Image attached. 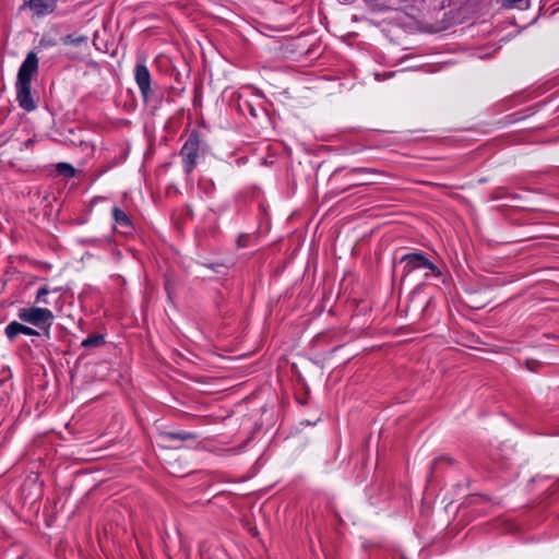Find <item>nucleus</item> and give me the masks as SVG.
Returning a JSON list of instances; mask_svg holds the SVG:
<instances>
[{"label": "nucleus", "mask_w": 559, "mask_h": 559, "mask_svg": "<svg viewBox=\"0 0 559 559\" xmlns=\"http://www.w3.org/2000/svg\"><path fill=\"white\" fill-rule=\"evenodd\" d=\"M50 293V289L47 287V286H43L38 289L37 294H36V297H35V302L36 304H44V305H48V300H47V295Z\"/></svg>", "instance_id": "nucleus-14"}, {"label": "nucleus", "mask_w": 559, "mask_h": 559, "mask_svg": "<svg viewBox=\"0 0 559 559\" xmlns=\"http://www.w3.org/2000/svg\"><path fill=\"white\" fill-rule=\"evenodd\" d=\"M56 170L58 175L63 176L66 178H73L75 176L74 167L68 163L57 164Z\"/></svg>", "instance_id": "nucleus-12"}, {"label": "nucleus", "mask_w": 559, "mask_h": 559, "mask_svg": "<svg viewBox=\"0 0 559 559\" xmlns=\"http://www.w3.org/2000/svg\"><path fill=\"white\" fill-rule=\"evenodd\" d=\"M374 170L371 169V168H364V167H360V168H353L349 174H355V173H373Z\"/></svg>", "instance_id": "nucleus-18"}, {"label": "nucleus", "mask_w": 559, "mask_h": 559, "mask_svg": "<svg viewBox=\"0 0 559 559\" xmlns=\"http://www.w3.org/2000/svg\"><path fill=\"white\" fill-rule=\"evenodd\" d=\"M32 143H33V141H32V140H27V141H26V143H25V145H26V146H29V145H32Z\"/></svg>", "instance_id": "nucleus-21"}, {"label": "nucleus", "mask_w": 559, "mask_h": 559, "mask_svg": "<svg viewBox=\"0 0 559 559\" xmlns=\"http://www.w3.org/2000/svg\"><path fill=\"white\" fill-rule=\"evenodd\" d=\"M368 182H365V181H360V182H354L349 186V188L352 187H358V186H364V185H367Z\"/></svg>", "instance_id": "nucleus-19"}, {"label": "nucleus", "mask_w": 559, "mask_h": 559, "mask_svg": "<svg viewBox=\"0 0 559 559\" xmlns=\"http://www.w3.org/2000/svg\"><path fill=\"white\" fill-rule=\"evenodd\" d=\"M527 367H528V369H531L533 371L535 370V366H531L530 362L527 364Z\"/></svg>", "instance_id": "nucleus-23"}, {"label": "nucleus", "mask_w": 559, "mask_h": 559, "mask_svg": "<svg viewBox=\"0 0 559 559\" xmlns=\"http://www.w3.org/2000/svg\"><path fill=\"white\" fill-rule=\"evenodd\" d=\"M93 46L96 50L110 56H115L117 50L114 37L111 39L108 37H93Z\"/></svg>", "instance_id": "nucleus-8"}, {"label": "nucleus", "mask_w": 559, "mask_h": 559, "mask_svg": "<svg viewBox=\"0 0 559 559\" xmlns=\"http://www.w3.org/2000/svg\"><path fill=\"white\" fill-rule=\"evenodd\" d=\"M17 317L22 322L37 328L47 340L50 338V329L55 321V314L50 309L40 307L21 308L17 311Z\"/></svg>", "instance_id": "nucleus-3"}, {"label": "nucleus", "mask_w": 559, "mask_h": 559, "mask_svg": "<svg viewBox=\"0 0 559 559\" xmlns=\"http://www.w3.org/2000/svg\"><path fill=\"white\" fill-rule=\"evenodd\" d=\"M162 439L165 441L179 440V441H188L197 439V436L192 432L188 431H165L160 435Z\"/></svg>", "instance_id": "nucleus-10"}, {"label": "nucleus", "mask_w": 559, "mask_h": 559, "mask_svg": "<svg viewBox=\"0 0 559 559\" xmlns=\"http://www.w3.org/2000/svg\"><path fill=\"white\" fill-rule=\"evenodd\" d=\"M112 217L115 219V223L119 225L121 228H123L122 233L129 234L133 230V225L130 217L121 209L115 206L112 209Z\"/></svg>", "instance_id": "nucleus-9"}, {"label": "nucleus", "mask_w": 559, "mask_h": 559, "mask_svg": "<svg viewBox=\"0 0 559 559\" xmlns=\"http://www.w3.org/2000/svg\"><path fill=\"white\" fill-rule=\"evenodd\" d=\"M298 55H299V56L305 55V56H307V57H309V58H316V57H317V56H319L320 53L317 51V46H316V44H312V45H311L307 50H305V51H300Z\"/></svg>", "instance_id": "nucleus-16"}, {"label": "nucleus", "mask_w": 559, "mask_h": 559, "mask_svg": "<svg viewBox=\"0 0 559 559\" xmlns=\"http://www.w3.org/2000/svg\"><path fill=\"white\" fill-rule=\"evenodd\" d=\"M205 153L206 144L202 142L197 131H192L179 152L182 169L186 175H190L194 170L199 160L204 157Z\"/></svg>", "instance_id": "nucleus-2"}, {"label": "nucleus", "mask_w": 559, "mask_h": 559, "mask_svg": "<svg viewBox=\"0 0 559 559\" xmlns=\"http://www.w3.org/2000/svg\"><path fill=\"white\" fill-rule=\"evenodd\" d=\"M57 0H25L24 7L33 15L40 16L51 13L56 8Z\"/></svg>", "instance_id": "nucleus-7"}, {"label": "nucleus", "mask_w": 559, "mask_h": 559, "mask_svg": "<svg viewBox=\"0 0 559 559\" xmlns=\"http://www.w3.org/2000/svg\"><path fill=\"white\" fill-rule=\"evenodd\" d=\"M527 367H528V369H531L533 371L535 370V366H531L530 362L527 364Z\"/></svg>", "instance_id": "nucleus-22"}, {"label": "nucleus", "mask_w": 559, "mask_h": 559, "mask_svg": "<svg viewBox=\"0 0 559 559\" xmlns=\"http://www.w3.org/2000/svg\"><path fill=\"white\" fill-rule=\"evenodd\" d=\"M134 78L143 99L147 102L150 95L152 94L151 73L144 62L136 63L134 69Z\"/></svg>", "instance_id": "nucleus-5"}, {"label": "nucleus", "mask_w": 559, "mask_h": 559, "mask_svg": "<svg viewBox=\"0 0 559 559\" xmlns=\"http://www.w3.org/2000/svg\"><path fill=\"white\" fill-rule=\"evenodd\" d=\"M453 463L454 460L447 454L436 457L430 466V476L432 477L443 464L452 465Z\"/></svg>", "instance_id": "nucleus-11"}, {"label": "nucleus", "mask_w": 559, "mask_h": 559, "mask_svg": "<svg viewBox=\"0 0 559 559\" xmlns=\"http://www.w3.org/2000/svg\"><path fill=\"white\" fill-rule=\"evenodd\" d=\"M37 72V55L34 51H29L17 71L15 83L16 102L19 106L26 111H33L37 108L36 100L32 93V81Z\"/></svg>", "instance_id": "nucleus-1"}, {"label": "nucleus", "mask_w": 559, "mask_h": 559, "mask_svg": "<svg viewBox=\"0 0 559 559\" xmlns=\"http://www.w3.org/2000/svg\"><path fill=\"white\" fill-rule=\"evenodd\" d=\"M165 289L167 290L168 296H170V283H169V281H167L165 283Z\"/></svg>", "instance_id": "nucleus-20"}, {"label": "nucleus", "mask_w": 559, "mask_h": 559, "mask_svg": "<svg viewBox=\"0 0 559 559\" xmlns=\"http://www.w3.org/2000/svg\"><path fill=\"white\" fill-rule=\"evenodd\" d=\"M53 45H57V41L51 37L48 39L43 37V39L39 43V47H48V46H53Z\"/></svg>", "instance_id": "nucleus-17"}, {"label": "nucleus", "mask_w": 559, "mask_h": 559, "mask_svg": "<svg viewBox=\"0 0 559 559\" xmlns=\"http://www.w3.org/2000/svg\"><path fill=\"white\" fill-rule=\"evenodd\" d=\"M401 263L404 265V275H407L418 269L429 270L436 277L442 275L441 271L431 261H429L423 252L407 253L401 258Z\"/></svg>", "instance_id": "nucleus-4"}, {"label": "nucleus", "mask_w": 559, "mask_h": 559, "mask_svg": "<svg viewBox=\"0 0 559 559\" xmlns=\"http://www.w3.org/2000/svg\"><path fill=\"white\" fill-rule=\"evenodd\" d=\"M4 334L9 338V341L13 342L20 334L28 336H39L41 335V332L31 326L24 325L17 321H12L5 326Z\"/></svg>", "instance_id": "nucleus-6"}, {"label": "nucleus", "mask_w": 559, "mask_h": 559, "mask_svg": "<svg viewBox=\"0 0 559 559\" xmlns=\"http://www.w3.org/2000/svg\"><path fill=\"white\" fill-rule=\"evenodd\" d=\"M84 39H85V37H61V40L64 45H74V46L80 45Z\"/></svg>", "instance_id": "nucleus-15"}, {"label": "nucleus", "mask_w": 559, "mask_h": 559, "mask_svg": "<svg viewBox=\"0 0 559 559\" xmlns=\"http://www.w3.org/2000/svg\"><path fill=\"white\" fill-rule=\"evenodd\" d=\"M105 343L104 335L103 334H94L82 342L83 347H98Z\"/></svg>", "instance_id": "nucleus-13"}]
</instances>
